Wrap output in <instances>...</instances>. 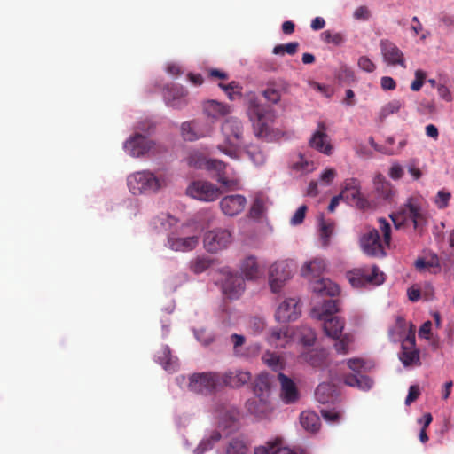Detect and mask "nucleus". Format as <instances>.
<instances>
[{"mask_svg":"<svg viewBox=\"0 0 454 454\" xmlns=\"http://www.w3.org/2000/svg\"><path fill=\"white\" fill-rule=\"evenodd\" d=\"M159 231H168L167 246L176 252L193 250L199 244L201 226L196 223H188L176 226L177 220L168 215H162L154 220Z\"/></svg>","mask_w":454,"mask_h":454,"instance_id":"nucleus-1","label":"nucleus"},{"mask_svg":"<svg viewBox=\"0 0 454 454\" xmlns=\"http://www.w3.org/2000/svg\"><path fill=\"white\" fill-rule=\"evenodd\" d=\"M379 228L383 235V242L380 239L378 230L372 229L364 233L360 239L361 247L364 254L373 257L386 255L385 246L389 247L391 242V226L384 218L379 219Z\"/></svg>","mask_w":454,"mask_h":454,"instance_id":"nucleus-2","label":"nucleus"},{"mask_svg":"<svg viewBox=\"0 0 454 454\" xmlns=\"http://www.w3.org/2000/svg\"><path fill=\"white\" fill-rule=\"evenodd\" d=\"M244 127L238 118L231 117L226 119L222 124V134L224 137V145H219L218 149L236 159L238 157V148L243 141Z\"/></svg>","mask_w":454,"mask_h":454,"instance_id":"nucleus-3","label":"nucleus"},{"mask_svg":"<svg viewBox=\"0 0 454 454\" xmlns=\"http://www.w3.org/2000/svg\"><path fill=\"white\" fill-rule=\"evenodd\" d=\"M347 277L351 286L356 288L366 285L378 286L385 280L384 273L376 265L354 269L347 273Z\"/></svg>","mask_w":454,"mask_h":454,"instance_id":"nucleus-4","label":"nucleus"},{"mask_svg":"<svg viewBox=\"0 0 454 454\" xmlns=\"http://www.w3.org/2000/svg\"><path fill=\"white\" fill-rule=\"evenodd\" d=\"M247 115L251 121L254 135L262 137L268 135V121L271 118V110L269 106L252 101L247 110Z\"/></svg>","mask_w":454,"mask_h":454,"instance_id":"nucleus-5","label":"nucleus"},{"mask_svg":"<svg viewBox=\"0 0 454 454\" xmlns=\"http://www.w3.org/2000/svg\"><path fill=\"white\" fill-rule=\"evenodd\" d=\"M220 387V373L200 372L190 377L188 387L197 394L212 393Z\"/></svg>","mask_w":454,"mask_h":454,"instance_id":"nucleus-6","label":"nucleus"},{"mask_svg":"<svg viewBox=\"0 0 454 454\" xmlns=\"http://www.w3.org/2000/svg\"><path fill=\"white\" fill-rule=\"evenodd\" d=\"M128 186L134 195L155 192V175L150 171H137L128 176Z\"/></svg>","mask_w":454,"mask_h":454,"instance_id":"nucleus-7","label":"nucleus"},{"mask_svg":"<svg viewBox=\"0 0 454 454\" xmlns=\"http://www.w3.org/2000/svg\"><path fill=\"white\" fill-rule=\"evenodd\" d=\"M399 359L405 367L419 366L421 364L419 350L416 348L415 326L410 325V333L402 341V350L399 354Z\"/></svg>","mask_w":454,"mask_h":454,"instance_id":"nucleus-8","label":"nucleus"},{"mask_svg":"<svg viewBox=\"0 0 454 454\" xmlns=\"http://www.w3.org/2000/svg\"><path fill=\"white\" fill-rule=\"evenodd\" d=\"M292 262L288 261L276 262L270 267L269 282L273 293H278L286 281L292 276Z\"/></svg>","mask_w":454,"mask_h":454,"instance_id":"nucleus-9","label":"nucleus"},{"mask_svg":"<svg viewBox=\"0 0 454 454\" xmlns=\"http://www.w3.org/2000/svg\"><path fill=\"white\" fill-rule=\"evenodd\" d=\"M309 146L326 156L333 154V145L331 137L327 134V126L324 121L317 123V129L309 139Z\"/></svg>","mask_w":454,"mask_h":454,"instance_id":"nucleus-10","label":"nucleus"},{"mask_svg":"<svg viewBox=\"0 0 454 454\" xmlns=\"http://www.w3.org/2000/svg\"><path fill=\"white\" fill-rule=\"evenodd\" d=\"M232 241L231 233L225 229H215L207 231L204 236V247L215 254L225 249Z\"/></svg>","mask_w":454,"mask_h":454,"instance_id":"nucleus-11","label":"nucleus"},{"mask_svg":"<svg viewBox=\"0 0 454 454\" xmlns=\"http://www.w3.org/2000/svg\"><path fill=\"white\" fill-rule=\"evenodd\" d=\"M391 218L396 229H399L408 220L413 223L415 229H419L426 223V217L422 209L412 203L411 200H409L403 215H392Z\"/></svg>","mask_w":454,"mask_h":454,"instance_id":"nucleus-12","label":"nucleus"},{"mask_svg":"<svg viewBox=\"0 0 454 454\" xmlns=\"http://www.w3.org/2000/svg\"><path fill=\"white\" fill-rule=\"evenodd\" d=\"M224 279L222 284L223 294L231 299H239L245 291V280L242 276L230 270H223Z\"/></svg>","mask_w":454,"mask_h":454,"instance_id":"nucleus-13","label":"nucleus"},{"mask_svg":"<svg viewBox=\"0 0 454 454\" xmlns=\"http://www.w3.org/2000/svg\"><path fill=\"white\" fill-rule=\"evenodd\" d=\"M187 90L182 85H167L163 90L166 105L175 109H182L187 104Z\"/></svg>","mask_w":454,"mask_h":454,"instance_id":"nucleus-14","label":"nucleus"},{"mask_svg":"<svg viewBox=\"0 0 454 454\" xmlns=\"http://www.w3.org/2000/svg\"><path fill=\"white\" fill-rule=\"evenodd\" d=\"M154 143L148 137L136 134L124 144L125 151L132 157L143 156L153 148Z\"/></svg>","mask_w":454,"mask_h":454,"instance_id":"nucleus-15","label":"nucleus"},{"mask_svg":"<svg viewBox=\"0 0 454 454\" xmlns=\"http://www.w3.org/2000/svg\"><path fill=\"white\" fill-rule=\"evenodd\" d=\"M219 193L218 187L210 182L203 180L193 181L186 188V195L192 199L217 197Z\"/></svg>","mask_w":454,"mask_h":454,"instance_id":"nucleus-16","label":"nucleus"},{"mask_svg":"<svg viewBox=\"0 0 454 454\" xmlns=\"http://www.w3.org/2000/svg\"><path fill=\"white\" fill-rule=\"evenodd\" d=\"M380 46L383 59L387 65L406 67L403 53L394 43L385 39L380 41Z\"/></svg>","mask_w":454,"mask_h":454,"instance_id":"nucleus-17","label":"nucleus"},{"mask_svg":"<svg viewBox=\"0 0 454 454\" xmlns=\"http://www.w3.org/2000/svg\"><path fill=\"white\" fill-rule=\"evenodd\" d=\"M300 314L299 301L296 298H288L279 304L275 317L278 322H289L296 320Z\"/></svg>","mask_w":454,"mask_h":454,"instance_id":"nucleus-18","label":"nucleus"},{"mask_svg":"<svg viewBox=\"0 0 454 454\" xmlns=\"http://www.w3.org/2000/svg\"><path fill=\"white\" fill-rule=\"evenodd\" d=\"M252 375L247 371L235 370L220 374V387L238 388L248 383Z\"/></svg>","mask_w":454,"mask_h":454,"instance_id":"nucleus-19","label":"nucleus"},{"mask_svg":"<svg viewBox=\"0 0 454 454\" xmlns=\"http://www.w3.org/2000/svg\"><path fill=\"white\" fill-rule=\"evenodd\" d=\"M293 340V331L288 325L272 328L267 336L270 345L278 348H286Z\"/></svg>","mask_w":454,"mask_h":454,"instance_id":"nucleus-20","label":"nucleus"},{"mask_svg":"<svg viewBox=\"0 0 454 454\" xmlns=\"http://www.w3.org/2000/svg\"><path fill=\"white\" fill-rule=\"evenodd\" d=\"M281 386V397L286 403H292L298 400L299 393L296 385L292 379L282 372L278 375Z\"/></svg>","mask_w":454,"mask_h":454,"instance_id":"nucleus-21","label":"nucleus"},{"mask_svg":"<svg viewBox=\"0 0 454 454\" xmlns=\"http://www.w3.org/2000/svg\"><path fill=\"white\" fill-rule=\"evenodd\" d=\"M246 407L251 414L255 416H266L273 409L270 398H263L257 395L247 400Z\"/></svg>","mask_w":454,"mask_h":454,"instance_id":"nucleus-22","label":"nucleus"},{"mask_svg":"<svg viewBox=\"0 0 454 454\" xmlns=\"http://www.w3.org/2000/svg\"><path fill=\"white\" fill-rule=\"evenodd\" d=\"M332 199H362L360 181L354 177L345 179L341 184L340 194Z\"/></svg>","mask_w":454,"mask_h":454,"instance_id":"nucleus-23","label":"nucleus"},{"mask_svg":"<svg viewBox=\"0 0 454 454\" xmlns=\"http://www.w3.org/2000/svg\"><path fill=\"white\" fill-rule=\"evenodd\" d=\"M312 291L321 296H336L340 294V286L328 278H319L312 282Z\"/></svg>","mask_w":454,"mask_h":454,"instance_id":"nucleus-24","label":"nucleus"},{"mask_svg":"<svg viewBox=\"0 0 454 454\" xmlns=\"http://www.w3.org/2000/svg\"><path fill=\"white\" fill-rule=\"evenodd\" d=\"M231 339L233 343L234 353L238 356L248 357L251 356H256L260 351L258 344H252L247 348L246 351H243L241 349V347L245 343V337L243 335L233 333L231 336Z\"/></svg>","mask_w":454,"mask_h":454,"instance_id":"nucleus-25","label":"nucleus"},{"mask_svg":"<svg viewBox=\"0 0 454 454\" xmlns=\"http://www.w3.org/2000/svg\"><path fill=\"white\" fill-rule=\"evenodd\" d=\"M290 168L296 175L302 176L312 172L315 168V163L306 158L303 153H298L290 164Z\"/></svg>","mask_w":454,"mask_h":454,"instance_id":"nucleus-26","label":"nucleus"},{"mask_svg":"<svg viewBox=\"0 0 454 454\" xmlns=\"http://www.w3.org/2000/svg\"><path fill=\"white\" fill-rule=\"evenodd\" d=\"M315 398L320 403H333L337 398V391L334 385L321 383L315 391Z\"/></svg>","mask_w":454,"mask_h":454,"instance_id":"nucleus-27","label":"nucleus"},{"mask_svg":"<svg viewBox=\"0 0 454 454\" xmlns=\"http://www.w3.org/2000/svg\"><path fill=\"white\" fill-rule=\"evenodd\" d=\"M156 361L168 372H175L178 366L177 358L172 356L168 346H162L157 351Z\"/></svg>","mask_w":454,"mask_h":454,"instance_id":"nucleus-28","label":"nucleus"},{"mask_svg":"<svg viewBox=\"0 0 454 454\" xmlns=\"http://www.w3.org/2000/svg\"><path fill=\"white\" fill-rule=\"evenodd\" d=\"M204 113L210 118L218 119L230 113V106L216 100H207L203 104Z\"/></svg>","mask_w":454,"mask_h":454,"instance_id":"nucleus-29","label":"nucleus"},{"mask_svg":"<svg viewBox=\"0 0 454 454\" xmlns=\"http://www.w3.org/2000/svg\"><path fill=\"white\" fill-rule=\"evenodd\" d=\"M322 321H324V332L328 337L338 339L340 336L345 325L342 319L338 317H330L329 318L322 319Z\"/></svg>","mask_w":454,"mask_h":454,"instance_id":"nucleus-30","label":"nucleus"},{"mask_svg":"<svg viewBox=\"0 0 454 454\" xmlns=\"http://www.w3.org/2000/svg\"><path fill=\"white\" fill-rule=\"evenodd\" d=\"M254 454H296L288 447L282 446L281 439L268 442L264 446L255 449Z\"/></svg>","mask_w":454,"mask_h":454,"instance_id":"nucleus-31","label":"nucleus"},{"mask_svg":"<svg viewBox=\"0 0 454 454\" xmlns=\"http://www.w3.org/2000/svg\"><path fill=\"white\" fill-rule=\"evenodd\" d=\"M338 302L336 300H326L323 302L321 308H313L311 317L319 320L329 318L333 314L338 312Z\"/></svg>","mask_w":454,"mask_h":454,"instance_id":"nucleus-32","label":"nucleus"},{"mask_svg":"<svg viewBox=\"0 0 454 454\" xmlns=\"http://www.w3.org/2000/svg\"><path fill=\"white\" fill-rule=\"evenodd\" d=\"M344 383L349 387H357L366 391L371 389L373 381L371 378L361 373L347 374L344 376Z\"/></svg>","mask_w":454,"mask_h":454,"instance_id":"nucleus-33","label":"nucleus"},{"mask_svg":"<svg viewBox=\"0 0 454 454\" xmlns=\"http://www.w3.org/2000/svg\"><path fill=\"white\" fill-rule=\"evenodd\" d=\"M325 270V262L322 258H315L304 264L301 269L302 276L309 278H318Z\"/></svg>","mask_w":454,"mask_h":454,"instance_id":"nucleus-34","label":"nucleus"},{"mask_svg":"<svg viewBox=\"0 0 454 454\" xmlns=\"http://www.w3.org/2000/svg\"><path fill=\"white\" fill-rule=\"evenodd\" d=\"M374 186L379 199H392L395 195V191L392 184L385 180L382 175L375 176Z\"/></svg>","mask_w":454,"mask_h":454,"instance_id":"nucleus-35","label":"nucleus"},{"mask_svg":"<svg viewBox=\"0 0 454 454\" xmlns=\"http://www.w3.org/2000/svg\"><path fill=\"white\" fill-rule=\"evenodd\" d=\"M240 270L247 280L259 277V266L254 256L246 257L240 263Z\"/></svg>","mask_w":454,"mask_h":454,"instance_id":"nucleus-36","label":"nucleus"},{"mask_svg":"<svg viewBox=\"0 0 454 454\" xmlns=\"http://www.w3.org/2000/svg\"><path fill=\"white\" fill-rule=\"evenodd\" d=\"M254 395L270 398V380L267 374H259L254 383Z\"/></svg>","mask_w":454,"mask_h":454,"instance_id":"nucleus-37","label":"nucleus"},{"mask_svg":"<svg viewBox=\"0 0 454 454\" xmlns=\"http://www.w3.org/2000/svg\"><path fill=\"white\" fill-rule=\"evenodd\" d=\"M301 427L309 432H316L319 429V417L313 411H303L300 416Z\"/></svg>","mask_w":454,"mask_h":454,"instance_id":"nucleus-38","label":"nucleus"},{"mask_svg":"<svg viewBox=\"0 0 454 454\" xmlns=\"http://www.w3.org/2000/svg\"><path fill=\"white\" fill-rule=\"evenodd\" d=\"M246 200H221L220 207L223 213L229 216H234L245 208Z\"/></svg>","mask_w":454,"mask_h":454,"instance_id":"nucleus-39","label":"nucleus"},{"mask_svg":"<svg viewBox=\"0 0 454 454\" xmlns=\"http://www.w3.org/2000/svg\"><path fill=\"white\" fill-rule=\"evenodd\" d=\"M304 360L313 367H322L325 364V349H311L303 355Z\"/></svg>","mask_w":454,"mask_h":454,"instance_id":"nucleus-40","label":"nucleus"},{"mask_svg":"<svg viewBox=\"0 0 454 454\" xmlns=\"http://www.w3.org/2000/svg\"><path fill=\"white\" fill-rule=\"evenodd\" d=\"M335 340L334 349L338 354L347 355L351 350V346L354 342V336L351 333H341Z\"/></svg>","mask_w":454,"mask_h":454,"instance_id":"nucleus-41","label":"nucleus"},{"mask_svg":"<svg viewBox=\"0 0 454 454\" xmlns=\"http://www.w3.org/2000/svg\"><path fill=\"white\" fill-rule=\"evenodd\" d=\"M247 451L248 443L241 436L232 438L226 447V454H247Z\"/></svg>","mask_w":454,"mask_h":454,"instance_id":"nucleus-42","label":"nucleus"},{"mask_svg":"<svg viewBox=\"0 0 454 454\" xmlns=\"http://www.w3.org/2000/svg\"><path fill=\"white\" fill-rule=\"evenodd\" d=\"M334 223L332 221H325L323 216L319 220V232L322 245L326 247L330 243V238L334 231Z\"/></svg>","mask_w":454,"mask_h":454,"instance_id":"nucleus-43","label":"nucleus"},{"mask_svg":"<svg viewBox=\"0 0 454 454\" xmlns=\"http://www.w3.org/2000/svg\"><path fill=\"white\" fill-rule=\"evenodd\" d=\"M221 439V434L217 430L211 432L208 437L204 438L198 447L195 449L196 454H203L208 450H211L213 446L218 442Z\"/></svg>","mask_w":454,"mask_h":454,"instance_id":"nucleus-44","label":"nucleus"},{"mask_svg":"<svg viewBox=\"0 0 454 454\" xmlns=\"http://www.w3.org/2000/svg\"><path fill=\"white\" fill-rule=\"evenodd\" d=\"M414 266L416 270L419 272L425 271L426 270H429L430 268H440L439 257L435 254H433L428 261H426L424 258L419 257L415 261Z\"/></svg>","mask_w":454,"mask_h":454,"instance_id":"nucleus-45","label":"nucleus"},{"mask_svg":"<svg viewBox=\"0 0 454 454\" xmlns=\"http://www.w3.org/2000/svg\"><path fill=\"white\" fill-rule=\"evenodd\" d=\"M246 153L249 159L257 166L262 165L265 162V154L257 145H247L246 148Z\"/></svg>","mask_w":454,"mask_h":454,"instance_id":"nucleus-46","label":"nucleus"},{"mask_svg":"<svg viewBox=\"0 0 454 454\" xmlns=\"http://www.w3.org/2000/svg\"><path fill=\"white\" fill-rule=\"evenodd\" d=\"M262 359L264 364L276 372L283 369V361L276 353L267 351L263 354Z\"/></svg>","mask_w":454,"mask_h":454,"instance_id":"nucleus-47","label":"nucleus"},{"mask_svg":"<svg viewBox=\"0 0 454 454\" xmlns=\"http://www.w3.org/2000/svg\"><path fill=\"white\" fill-rule=\"evenodd\" d=\"M212 262V259L207 256H198L191 262V270L199 274L207 270Z\"/></svg>","mask_w":454,"mask_h":454,"instance_id":"nucleus-48","label":"nucleus"},{"mask_svg":"<svg viewBox=\"0 0 454 454\" xmlns=\"http://www.w3.org/2000/svg\"><path fill=\"white\" fill-rule=\"evenodd\" d=\"M299 48V43L292 42L286 44H278L273 48V53L276 55H283L287 53L289 55H294Z\"/></svg>","mask_w":454,"mask_h":454,"instance_id":"nucleus-49","label":"nucleus"},{"mask_svg":"<svg viewBox=\"0 0 454 454\" xmlns=\"http://www.w3.org/2000/svg\"><path fill=\"white\" fill-rule=\"evenodd\" d=\"M207 160V159L197 152L192 153L187 159L188 165L195 168H206Z\"/></svg>","mask_w":454,"mask_h":454,"instance_id":"nucleus-50","label":"nucleus"},{"mask_svg":"<svg viewBox=\"0 0 454 454\" xmlns=\"http://www.w3.org/2000/svg\"><path fill=\"white\" fill-rule=\"evenodd\" d=\"M194 121L184 122L181 126V132L184 139L188 141H194L199 138V136L194 131Z\"/></svg>","mask_w":454,"mask_h":454,"instance_id":"nucleus-51","label":"nucleus"},{"mask_svg":"<svg viewBox=\"0 0 454 454\" xmlns=\"http://www.w3.org/2000/svg\"><path fill=\"white\" fill-rule=\"evenodd\" d=\"M301 340L304 345L311 346L316 340V333L312 328L303 325L301 327Z\"/></svg>","mask_w":454,"mask_h":454,"instance_id":"nucleus-52","label":"nucleus"},{"mask_svg":"<svg viewBox=\"0 0 454 454\" xmlns=\"http://www.w3.org/2000/svg\"><path fill=\"white\" fill-rule=\"evenodd\" d=\"M265 207L263 200H254L250 210L249 216L254 220H259L264 216Z\"/></svg>","mask_w":454,"mask_h":454,"instance_id":"nucleus-53","label":"nucleus"},{"mask_svg":"<svg viewBox=\"0 0 454 454\" xmlns=\"http://www.w3.org/2000/svg\"><path fill=\"white\" fill-rule=\"evenodd\" d=\"M218 86L227 94L228 98L231 100H235L236 98H239L241 97V91H233L231 92V89H239V82L232 81L228 84H223L220 82Z\"/></svg>","mask_w":454,"mask_h":454,"instance_id":"nucleus-54","label":"nucleus"},{"mask_svg":"<svg viewBox=\"0 0 454 454\" xmlns=\"http://www.w3.org/2000/svg\"><path fill=\"white\" fill-rule=\"evenodd\" d=\"M337 176V172L334 168H325L319 176L318 183L323 186L330 185Z\"/></svg>","mask_w":454,"mask_h":454,"instance_id":"nucleus-55","label":"nucleus"},{"mask_svg":"<svg viewBox=\"0 0 454 454\" xmlns=\"http://www.w3.org/2000/svg\"><path fill=\"white\" fill-rule=\"evenodd\" d=\"M403 106V102L398 99H394L383 106L381 110V116L386 117L389 114L397 113Z\"/></svg>","mask_w":454,"mask_h":454,"instance_id":"nucleus-56","label":"nucleus"},{"mask_svg":"<svg viewBox=\"0 0 454 454\" xmlns=\"http://www.w3.org/2000/svg\"><path fill=\"white\" fill-rule=\"evenodd\" d=\"M264 98L273 103L277 104L281 98V93L279 90L275 88L273 85H269L262 92Z\"/></svg>","mask_w":454,"mask_h":454,"instance_id":"nucleus-57","label":"nucleus"},{"mask_svg":"<svg viewBox=\"0 0 454 454\" xmlns=\"http://www.w3.org/2000/svg\"><path fill=\"white\" fill-rule=\"evenodd\" d=\"M321 36L325 43H333L335 45H340L344 42L343 35L340 33L333 34L330 30L323 32Z\"/></svg>","mask_w":454,"mask_h":454,"instance_id":"nucleus-58","label":"nucleus"},{"mask_svg":"<svg viewBox=\"0 0 454 454\" xmlns=\"http://www.w3.org/2000/svg\"><path fill=\"white\" fill-rule=\"evenodd\" d=\"M427 77L426 73L421 70L418 69L415 71V80L411 84V89L413 91H419L422 88L425 79Z\"/></svg>","mask_w":454,"mask_h":454,"instance_id":"nucleus-59","label":"nucleus"},{"mask_svg":"<svg viewBox=\"0 0 454 454\" xmlns=\"http://www.w3.org/2000/svg\"><path fill=\"white\" fill-rule=\"evenodd\" d=\"M357 65L362 70L367 73H372L376 69L375 64L367 56L360 57Z\"/></svg>","mask_w":454,"mask_h":454,"instance_id":"nucleus-60","label":"nucleus"},{"mask_svg":"<svg viewBox=\"0 0 454 454\" xmlns=\"http://www.w3.org/2000/svg\"><path fill=\"white\" fill-rule=\"evenodd\" d=\"M307 209L308 207L306 205H301V207H299L298 209L295 211L294 215H293V217L291 218V224L298 225L301 223L305 218Z\"/></svg>","mask_w":454,"mask_h":454,"instance_id":"nucleus-61","label":"nucleus"},{"mask_svg":"<svg viewBox=\"0 0 454 454\" xmlns=\"http://www.w3.org/2000/svg\"><path fill=\"white\" fill-rule=\"evenodd\" d=\"M348 368L356 373H360L364 369L365 363L362 358H351L347 362Z\"/></svg>","mask_w":454,"mask_h":454,"instance_id":"nucleus-62","label":"nucleus"},{"mask_svg":"<svg viewBox=\"0 0 454 454\" xmlns=\"http://www.w3.org/2000/svg\"><path fill=\"white\" fill-rule=\"evenodd\" d=\"M411 324V323L407 324L405 319L401 316H398L396 317L395 331L397 332V334L399 335L400 338L405 334L406 330L408 327L410 328Z\"/></svg>","mask_w":454,"mask_h":454,"instance_id":"nucleus-63","label":"nucleus"},{"mask_svg":"<svg viewBox=\"0 0 454 454\" xmlns=\"http://www.w3.org/2000/svg\"><path fill=\"white\" fill-rule=\"evenodd\" d=\"M322 417L330 422H339L341 417L340 412L330 410H321Z\"/></svg>","mask_w":454,"mask_h":454,"instance_id":"nucleus-64","label":"nucleus"}]
</instances>
